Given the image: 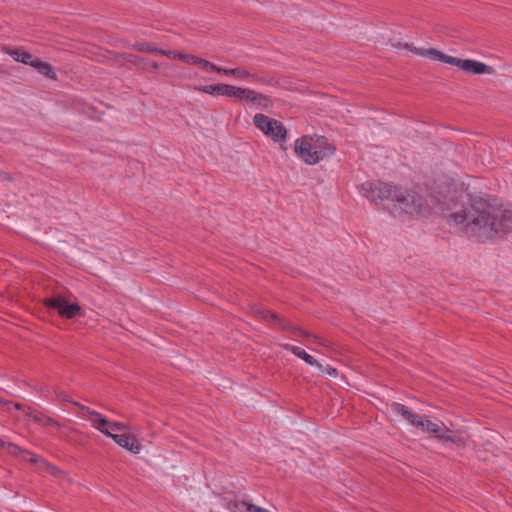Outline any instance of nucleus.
Returning <instances> with one entry per match:
<instances>
[{
    "instance_id": "obj_1",
    "label": "nucleus",
    "mask_w": 512,
    "mask_h": 512,
    "mask_svg": "<svg viewBox=\"0 0 512 512\" xmlns=\"http://www.w3.org/2000/svg\"><path fill=\"white\" fill-rule=\"evenodd\" d=\"M468 196V204H464L461 196L450 197L448 200L440 193L431 194L430 198L432 204L446 206L447 210H451L447 215L448 224L462 226L469 237L484 241L512 231V209L502 211L482 196Z\"/></svg>"
},
{
    "instance_id": "obj_2",
    "label": "nucleus",
    "mask_w": 512,
    "mask_h": 512,
    "mask_svg": "<svg viewBox=\"0 0 512 512\" xmlns=\"http://www.w3.org/2000/svg\"><path fill=\"white\" fill-rule=\"evenodd\" d=\"M364 197L371 203L378 205L384 201H391L395 207L407 214H422L429 204L419 193L412 189L382 181H367L361 185Z\"/></svg>"
},
{
    "instance_id": "obj_3",
    "label": "nucleus",
    "mask_w": 512,
    "mask_h": 512,
    "mask_svg": "<svg viewBox=\"0 0 512 512\" xmlns=\"http://www.w3.org/2000/svg\"><path fill=\"white\" fill-rule=\"evenodd\" d=\"M335 150L325 136L305 135L296 139L294 144L295 153L308 165H315L332 156Z\"/></svg>"
},
{
    "instance_id": "obj_4",
    "label": "nucleus",
    "mask_w": 512,
    "mask_h": 512,
    "mask_svg": "<svg viewBox=\"0 0 512 512\" xmlns=\"http://www.w3.org/2000/svg\"><path fill=\"white\" fill-rule=\"evenodd\" d=\"M253 123L266 136L270 137L274 142L281 143L287 138V129L278 120L270 118L265 114L258 113L253 117Z\"/></svg>"
},
{
    "instance_id": "obj_5",
    "label": "nucleus",
    "mask_w": 512,
    "mask_h": 512,
    "mask_svg": "<svg viewBox=\"0 0 512 512\" xmlns=\"http://www.w3.org/2000/svg\"><path fill=\"white\" fill-rule=\"evenodd\" d=\"M74 405L77 406L80 410V417L88 418V420L92 423V426L99 430L102 433V430H110V431H125L128 429L127 424L123 422H111L107 418H105L101 413L90 409L87 406L80 404L79 402H74Z\"/></svg>"
},
{
    "instance_id": "obj_6",
    "label": "nucleus",
    "mask_w": 512,
    "mask_h": 512,
    "mask_svg": "<svg viewBox=\"0 0 512 512\" xmlns=\"http://www.w3.org/2000/svg\"><path fill=\"white\" fill-rule=\"evenodd\" d=\"M44 305L48 309L57 311L61 318L73 319L82 315V309L78 303H69L65 298L57 296L46 298Z\"/></svg>"
},
{
    "instance_id": "obj_7",
    "label": "nucleus",
    "mask_w": 512,
    "mask_h": 512,
    "mask_svg": "<svg viewBox=\"0 0 512 512\" xmlns=\"http://www.w3.org/2000/svg\"><path fill=\"white\" fill-rule=\"evenodd\" d=\"M421 421H422V423H421L422 425H419L418 429H420L422 432L432 433L435 435L436 438H438L442 441H445V442H451V443L457 442V439L450 434L451 430L448 429L444 424H442V426H440L439 424L434 423L431 420H429L424 415L422 416Z\"/></svg>"
},
{
    "instance_id": "obj_8",
    "label": "nucleus",
    "mask_w": 512,
    "mask_h": 512,
    "mask_svg": "<svg viewBox=\"0 0 512 512\" xmlns=\"http://www.w3.org/2000/svg\"><path fill=\"white\" fill-rule=\"evenodd\" d=\"M102 433L105 436L112 438L120 447L126 449L132 454H138L142 450V445L134 435L115 434L110 430H102Z\"/></svg>"
},
{
    "instance_id": "obj_9",
    "label": "nucleus",
    "mask_w": 512,
    "mask_h": 512,
    "mask_svg": "<svg viewBox=\"0 0 512 512\" xmlns=\"http://www.w3.org/2000/svg\"><path fill=\"white\" fill-rule=\"evenodd\" d=\"M389 407L392 413L396 415H401L413 427L418 428L419 425H422L421 418L423 415H418L416 413L409 411L405 405L398 402H393L390 404Z\"/></svg>"
},
{
    "instance_id": "obj_10",
    "label": "nucleus",
    "mask_w": 512,
    "mask_h": 512,
    "mask_svg": "<svg viewBox=\"0 0 512 512\" xmlns=\"http://www.w3.org/2000/svg\"><path fill=\"white\" fill-rule=\"evenodd\" d=\"M468 74L480 75L485 73H492L493 68L487 64L476 61L473 59H463L461 62V69Z\"/></svg>"
},
{
    "instance_id": "obj_11",
    "label": "nucleus",
    "mask_w": 512,
    "mask_h": 512,
    "mask_svg": "<svg viewBox=\"0 0 512 512\" xmlns=\"http://www.w3.org/2000/svg\"><path fill=\"white\" fill-rule=\"evenodd\" d=\"M226 508L230 512H263V508L252 503L239 499H230L226 501Z\"/></svg>"
},
{
    "instance_id": "obj_12",
    "label": "nucleus",
    "mask_w": 512,
    "mask_h": 512,
    "mask_svg": "<svg viewBox=\"0 0 512 512\" xmlns=\"http://www.w3.org/2000/svg\"><path fill=\"white\" fill-rule=\"evenodd\" d=\"M4 53L11 56L15 61L23 63L25 65L32 66L35 57L29 52L23 49H12L8 47L3 48Z\"/></svg>"
},
{
    "instance_id": "obj_13",
    "label": "nucleus",
    "mask_w": 512,
    "mask_h": 512,
    "mask_svg": "<svg viewBox=\"0 0 512 512\" xmlns=\"http://www.w3.org/2000/svg\"><path fill=\"white\" fill-rule=\"evenodd\" d=\"M7 446H8V451L11 454L21 455L25 460H28L31 463H38V462L45 463L44 459L41 458L40 456H38L30 451L23 450L16 444L8 443Z\"/></svg>"
},
{
    "instance_id": "obj_14",
    "label": "nucleus",
    "mask_w": 512,
    "mask_h": 512,
    "mask_svg": "<svg viewBox=\"0 0 512 512\" xmlns=\"http://www.w3.org/2000/svg\"><path fill=\"white\" fill-rule=\"evenodd\" d=\"M282 347L285 350L290 351L293 355L300 358L308 365L313 366V365L318 364L317 360L313 356H311L305 350L301 349L298 346H294V345H290V344H283Z\"/></svg>"
},
{
    "instance_id": "obj_15",
    "label": "nucleus",
    "mask_w": 512,
    "mask_h": 512,
    "mask_svg": "<svg viewBox=\"0 0 512 512\" xmlns=\"http://www.w3.org/2000/svg\"><path fill=\"white\" fill-rule=\"evenodd\" d=\"M247 102L256 104L263 109H268L273 105V102L270 97L252 89Z\"/></svg>"
},
{
    "instance_id": "obj_16",
    "label": "nucleus",
    "mask_w": 512,
    "mask_h": 512,
    "mask_svg": "<svg viewBox=\"0 0 512 512\" xmlns=\"http://www.w3.org/2000/svg\"><path fill=\"white\" fill-rule=\"evenodd\" d=\"M216 72L225 74L227 76H234L239 79H246V78L256 79V75L251 74L250 72H248L246 69H244L242 67L228 69V68H223V67L219 66V68L216 69Z\"/></svg>"
},
{
    "instance_id": "obj_17",
    "label": "nucleus",
    "mask_w": 512,
    "mask_h": 512,
    "mask_svg": "<svg viewBox=\"0 0 512 512\" xmlns=\"http://www.w3.org/2000/svg\"><path fill=\"white\" fill-rule=\"evenodd\" d=\"M251 312L253 313L254 316L267 322L269 325H272L274 320H277V314L275 312H272L260 306H253L251 308Z\"/></svg>"
},
{
    "instance_id": "obj_18",
    "label": "nucleus",
    "mask_w": 512,
    "mask_h": 512,
    "mask_svg": "<svg viewBox=\"0 0 512 512\" xmlns=\"http://www.w3.org/2000/svg\"><path fill=\"white\" fill-rule=\"evenodd\" d=\"M32 67H34L39 73L44 75L45 77L49 79L55 80L57 78V75L49 63L41 61L39 58H35Z\"/></svg>"
},
{
    "instance_id": "obj_19",
    "label": "nucleus",
    "mask_w": 512,
    "mask_h": 512,
    "mask_svg": "<svg viewBox=\"0 0 512 512\" xmlns=\"http://www.w3.org/2000/svg\"><path fill=\"white\" fill-rule=\"evenodd\" d=\"M289 332L295 336H299V337H303V338H312L314 343H316L318 345H323V340L320 337H318L316 335H312L311 333L304 331L299 326H296L294 324L291 326V329Z\"/></svg>"
},
{
    "instance_id": "obj_20",
    "label": "nucleus",
    "mask_w": 512,
    "mask_h": 512,
    "mask_svg": "<svg viewBox=\"0 0 512 512\" xmlns=\"http://www.w3.org/2000/svg\"><path fill=\"white\" fill-rule=\"evenodd\" d=\"M413 51L417 55L425 56V57H428L430 59L438 60V61L442 60V57H443V54H444L443 52L438 51L435 48H429L427 50L415 48Z\"/></svg>"
},
{
    "instance_id": "obj_21",
    "label": "nucleus",
    "mask_w": 512,
    "mask_h": 512,
    "mask_svg": "<svg viewBox=\"0 0 512 512\" xmlns=\"http://www.w3.org/2000/svg\"><path fill=\"white\" fill-rule=\"evenodd\" d=\"M25 413L30 418L31 421L43 426V421L46 417V415L43 412L28 407Z\"/></svg>"
},
{
    "instance_id": "obj_22",
    "label": "nucleus",
    "mask_w": 512,
    "mask_h": 512,
    "mask_svg": "<svg viewBox=\"0 0 512 512\" xmlns=\"http://www.w3.org/2000/svg\"><path fill=\"white\" fill-rule=\"evenodd\" d=\"M192 65H199L201 66L203 69H210L211 71L213 72H216V69L219 68V66L203 59V58H200V57H197L195 56L194 60H193V64Z\"/></svg>"
},
{
    "instance_id": "obj_23",
    "label": "nucleus",
    "mask_w": 512,
    "mask_h": 512,
    "mask_svg": "<svg viewBox=\"0 0 512 512\" xmlns=\"http://www.w3.org/2000/svg\"><path fill=\"white\" fill-rule=\"evenodd\" d=\"M250 94H251V89L234 86V94H233L234 98H236L238 100L248 101Z\"/></svg>"
},
{
    "instance_id": "obj_24",
    "label": "nucleus",
    "mask_w": 512,
    "mask_h": 512,
    "mask_svg": "<svg viewBox=\"0 0 512 512\" xmlns=\"http://www.w3.org/2000/svg\"><path fill=\"white\" fill-rule=\"evenodd\" d=\"M220 87H221V83L214 84V85L200 86V87H196L195 89L202 93H206V94L220 95V91H221Z\"/></svg>"
},
{
    "instance_id": "obj_25",
    "label": "nucleus",
    "mask_w": 512,
    "mask_h": 512,
    "mask_svg": "<svg viewBox=\"0 0 512 512\" xmlns=\"http://www.w3.org/2000/svg\"><path fill=\"white\" fill-rule=\"evenodd\" d=\"M292 325L293 324L290 321L280 318L279 315L277 314V320H274L271 326L277 327L282 331L289 332Z\"/></svg>"
},
{
    "instance_id": "obj_26",
    "label": "nucleus",
    "mask_w": 512,
    "mask_h": 512,
    "mask_svg": "<svg viewBox=\"0 0 512 512\" xmlns=\"http://www.w3.org/2000/svg\"><path fill=\"white\" fill-rule=\"evenodd\" d=\"M135 48L138 51L147 52L151 54H158V52H160V48H157L156 46L149 43H139L135 46Z\"/></svg>"
},
{
    "instance_id": "obj_27",
    "label": "nucleus",
    "mask_w": 512,
    "mask_h": 512,
    "mask_svg": "<svg viewBox=\"0 0 512 512\" xmlns=\"http://www.w3.org/2000/svg\"><path fill=\"white\" fill-rule=\"evenodd\" d=\"M441 61L451 64V65H454V66H457L459 69H461V62L463 61V59L443 54Z\"/></svg>"
},
{
    "instance_id": "obj_28",
    "label": "nucleus",
    "mask_w": 512,
    "mask_h": 512,
    "mask_svg": "<svg viewBox=\"0 0 512 512\" xmlns=\"http://www.w3.org/2000/svg\"><path fill=\"white\" fill-rule=\"evenodd\" d=\"M220 89H221V91H220L221 96L233 97V94H234V86L233 85L221 83Z\"/></svg>"
},
{
    "instance_id": "obj_29",
    "label": "nucleus",
    "mask_w": 512,
    "mask_h": 512,
    "mask_svg": "<svg viewBox=\"0 0 512 512\" xmlns=\"http://www.w3.org/2000/svg\"><path fill=\"white\" fill-rule=\"evenodd\" d=\"M194 58H195L194 55L178 51L177 60H179V61H182L187 64H193Z\"/></svg>"
},
{
    "instance_id": "obj_30",
    "label": "nucleus",
    "mask_w": 512,
    "mask_h": 512,
    "mask_svg": "<svg viewBox=\"0 0 512 512\" xmlns=\"http://www.w3.org/2000/svg\"><path fill=\"white\" fill-rule=\"evenodd\" d=\"M0 404H2L8 411H10L12 407L18 410L22 409V406L19 403H14L10 400H4L2 398H0Z\"/></svg>"
},
{
    "instance_id": "obj_31",
    "label": "nucleus",
    "mask_w": 512,
    "mask_h": 512,
    "mask_svg": "<svg viewBox=\"0 0 512 512\" xmlns=\"http://www.w3.org/2000/svg\"><path fill=\"white\" fill-rule=\"evenodd\" d=\"M158 55L165 56L170 59L177 60L178 57V51L175 50H165L160 48V52H158Z\"/></svg>"
},
{
    "instance_id": "obj_32",
    "label": "nucleus",
    "mask_w": 512,
    "mask_h": 512,
    "mask_svg": "<svg viewBox=\"0 0 512 512\" xmlns=\"http://www.w3.org/2000/svg\"><path fill=\"white\" fill-rule=\"evenodd\" d=\"M43 427L59 428L60 424L55 419H53L50 416L46 415V417H45V419L43 421Z\"/></svg>"
},
{
    "instance_id": "obj_33",
    "label": "nucleus",
    "mask_w": 512,
    "mask_h": 512,
    "mask_svg": "<svg viewBox=\"0 0 512 512\" xmlns=\"http://www.w3.org/2000/svg\"><path fill=\"white\" fill-rule=\"evenodd\" d=\"M56 398H57L58 400H60V401H63V402H71V403H73V402L69 399V397H68L65 393H63V392H57V393H56Z\"/></svg>"
},
{
    "instance_id": "obj_34",
    "label": "nucleus",
    "mask_w": 512,
    "mask_h": 512,
    "mask_svg": "<svg viewBox=\"0 0 512 512\" xmlns=\"http://www.w3.org/2000/svg\"><path fill=\"white\" fill-rule=\"evenodd\" d=\"M149 65L154 70H158L160 68V65L156 61H149Z\"/></svg>"
},
{
    "instance_id": "obj_35",
    "label": "nucleus",
    "mask_w": 512,
    "mask_h": 512,
    "mask_svg": "<svg viewBox=\"0 0 512 512\" xmlns=\"http://www.w3.org/2000/svg\"><path fill=\"white\" fill-rule=\"evenodd\" d=\"M328 374L331 375V376H336L337 375V370L335 368H329L327 370Z\"/></svg>"
},
{
    "instance_id": "obj_36",
    "label": "nucleus",
    "mask_w": 512,
    "mask_h": 512,
    "mask_svg": "<svg viewBox=\"0 0 512 512\" xmlns=\"http://www.w3.org/2000/svg\"><path fill=\"white\" fill-rule=\"evenodd\" d=\"M5 445L6 443L2 439H0V448L4 447Z\"/></svg>"
},
{
    "instance_id": "obj_37",
    "label": "nucleus",
    "mask_w": 512,
    "mask_h": 512,
    "mask_svg": "<svg viewBox=\"0 0 512 512\" xmlns=\"http://www.w3.org/2000/svg\"><path fill=\"white\" fill-rule=\"evenodd\" d=\"M263 512H269L268 510H266L265 508H263Z\"/></svg>"
}]
</instances>
